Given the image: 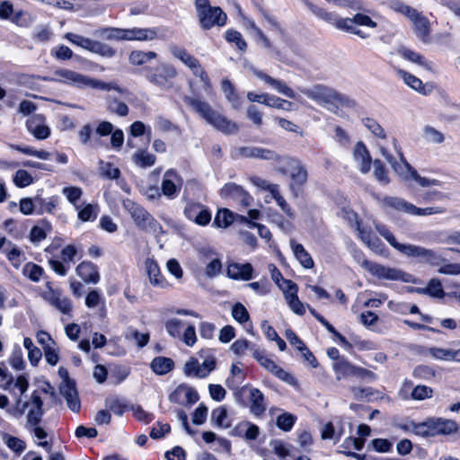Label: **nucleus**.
I'll return each instance as SVG.
<instances>
[{"instance_id": "nucleus-1", "label": "nucleus", "mask_w": 460, "mask_h": 460, "mask_svg": "<svg viewBox=\"0 0 460 460\" xmlns=\"http://www.w3.org/2000/svg\"><path fill=\"white\" fill-rule=\"evenodd\" d=\"M300 92L310 100L340 117L344 116L343 109H354L357 106L354 100L325 84H316L308 88H301Z\"/></svg>"}, {"instance_id": "nucleus-2", "label": "nucleus", "mask_w": 460, "mask_h": 460, "mask_svg": "<svg viewBox=\"0 0 460 460\" xmlns=\"http://www.w3.org/2000/svg\"><path fill=\"white\" fill-rule=\"evenodd\" d=\"M184 102L217 130L226 135L234 134L238 131L239 127L236 122L228 119L226 116L215 111L208 102L190 96H185Z\"/></svg>"}, {"instance_id": "nucleus-3", "label": "nucleus", "mask_w": 460, "mask_h": 460, "mask_svg": "<svg viewBox=\"0 0 460 460\" xmlns=\"http://www.w3.org/2000/svg\"><path fill=\"white\" fill-rule=\"evenodd\" d=\"M376 231L401 253L412 258H418L420 262L438 264L440 258L432 250L414 244H404L396 241L394 234L384 225H376Z\"/></svg>"}, {"instance_id": "nucleus-4", "label": "nucleus", "mask_w": 460, "mask_h": 460, "mask_svg": "<svg viewBox=\"0 0 460 460\" xmlns=\"http://www.w3.org/2000/svg\"><path fill=\"white\" fill-rule=\"evenodd\" d=\"M390 8L394 12L406 16L412 22L415 34L424 43L429 41L430 22L426 16L417 9L405 4L400 0L391 1Z\"/></svg>"}, {"instance_id": "nucleus-5", "label": "nucleus", "mask_w": 460, "mask_h": 460, "mask_svg": "<svg viewBox=\"0 0 460 460\" xmlns=\"http://www.w3.org/2000/svg\"><path fill=\"white\" fill-rule=\"evenodd\" d=\"M29 408L27 414L26 428L38 425L44 414L43 402L38 391H33L29 401L22 402L20 396H17L14 407L10 411L11 414L16 419H20Z\"/></svg>"}, {"instance_id": "nucleus-6", "label": "nucleus", "mask_w": 460, "mask_h": 460, "mask_svg": "<svg viewBox=\"0 0 460 460\" xmlns=\"http://www.w3.org/2000/svg\"><path fill=\"white\" fill-rule=\"evenodd\" d=\"M195 8L199 26L208 31L213 27H222L227 21L226 13L218 6H211L209 0H196Z\"/></svg>"}, {"instance_id": "nucleus-7", "label": "nucleus", "mask_w": 460, "mask_h": 460, "mask_svg": "<svg viewBox=\"0 0 460 460\" xmlns=\"http://www.w3.org/2000/svg\"><path fill=\"white\" fill-rule=\"evenodd\" d=\"M278 170L283 174L290 176V189L297 191L307 181V171L302 162L296 158L281 156L277 163Z\"/></svg>"}, {"instance_id": "nucleus-8", "label": "nucleus", "mask_w": 460, "mask_h": 460, "mask_svg": "<svg viewBox=\"0 0 460 460\" xmlns=\"http://www.w3.org/2000/svg\"><path fill=\"white\" fill-rule=\"evenodd\" d=\"M123 205L137 227L155 235L163 233L161 224L143 207L130 199L125 200Z\"/></svg>"}, {"instance_id": "nucleus-9", "label": "nucleus", "mask_w": 460, "mask_h": 460, "mask_svg": "<svg viewBox=\"0 0 460 460\" xmlns=\"http://www.w3.org/2000/svg\"><path fill=\"white\" fill-rule=\"evenodd\" d=\"M361 266L378 279L402 281L404 283H415V279L411 274L402 271L397 268L385 266L374 261H370L367 259L362 261Z\"/></svg>"}, {"instance_id": "nucleus-10", "label": "nucleus", "mask_w": 460, "mask_h": 460, "mask_svg": "<svg viewBox=\"0 0 460 460\" xmlns=\"http://www.w3.org/2000/svg\"><path fill=\"white\" fill-rule=\"evenodd\" d=\"M178 75L174 66L168 63H160L157 66L147 68L146 80L161 90H169L173 86V79Z\"/></svg>"}, {"instance_id": "nucleus-11", "label": "nucleus", "mask_w": 460, "mask_h": 460, "mask_svg": "<svg viewBox=\"0 0 460 460\" xmlns=\"http://www.w3.org/2000/svg\"><path fill=\"white\" fill-rule=\"evenodd\" d=\"M40 296L63 314H70L72 301L60 289L52 288L49 282L46 284V289L40 293Z\"/></svg>"}, {"instance_id": "nucleus-12", "label": "nucleus", "mask_w": 460, "mask_h": 460, "mask_svg": "<svg viewBox=\"0 0 460 460\" xmlns=\"http://www.w3.org/2000/svg\"><path fill=\"white\" fill-rule=\"evenodd\" d=\"M58 373L63 377V382L60 385V394L66 399L69 409L74 412H78L81 409V402L75 383L69 380L68 373L65 368L60 367Z\"/></svg>"}, {"instance_id": "nucleus-13", "label": "nucleus", "mask_w": 460, "mask_h": 460, "mask_svg": "<svg viewBox=\"0 0 460 460\" xmlns=\"http://www.w3.org/2000/svg\"><path fill=\"white\" fill-rule=\"evenodd\" d=\"M187 219L199 226H207L211 221V212L205 205L194 200H188L183 208Z\"/></svg>"}, {"instance_id": "nucleus-14", "label": "nucleus", "mask_w": 460, "mask_h": 460, "mask_svg": "<svg viewBox=\"0 0 460 460\" xmlns=\"http://www.w3.org/2000/svg\"><path fill=\"white\" fill-rule=\"evenodd\" d=\"M183 185V179L174 169L165 171L161 182V191L169 199H175Z\"/></svg>"}, {"instance_id": "nucleus-15", "label": "nucleus", "mask_w": 460, "mask_h": 460, "mask_svg": "<svg viewBox=\"0 0 460 460\" xmlns=\"http://www.w3.org/2000/svg\"><path fill=\"white\" fill-rule=\"evenodd\" d=\"M85 75L80 74L67 68H58L53 74L49 81L66 84L79 89H84Z\"/></svg>"}, {"instance_id": "nucleus-16", "label": "nucleus", "mask_w": 460, "mask_h": 460, "mask_svg": "<svg viewBox=\"0 0 460 460\" xmlns=\"http://www.w3.org/2000/svg\"><path fill=\"white\" fill-rule=\"evenodd\" d=\"M199 394L188 385L181 384L169 395V401L181 405H191L199 401Z\"/></svg>"}, {"instance_id": "nucleus-17", "label": "nucleus", "mask_w": 460, "mask_h": 460, "mask_svg": "<svg viewBox=\"0 0 460 460\" xmlns=\"http://www.w3.org/2000/svg\"><path fill=\"white\" fill-rule=\"evenodd\" d=\"M392 143L399 156V161L394 158L389 164L398 176L402 178L404 181H411L413 174L412 172H415V169L404 158L402 148L395 138H393Z\"/></svg>"}, {"instance_id": "nucleus-18", "label": "nucleus", "mask_w": 460, "mask_h": 460, "mask_svg": "<svg viewBox=\"0 0 460 460\" xmlns=\"http://www.w3.org/2000/svg\"><path fill=\"white\" fill-rule=\"evenodd\" d=\"M252 73L256 77H258L259 79L263 81L265 84L270 85L272 89L277 91L279 93L283 94L289 99L298 100L294 90L292 88H290L286 84V82L279 80V79L273 78L270 75H267L266 73H264L261 70L255 69V68L252 69Z\"/></svg>"}, {"instance_id": "nucleus-19", "label": "nucleus", "mask_w": 460, "mask_h": 460, "mask_svg": "<svg viewBox=\"0 0 460 460\" xmlns=\"http://www.w3.org/2000/svg\"><path fill=\"white\" fill-rule=\"evenodd\" d=\"M45 120L46 119L43 115L33 114L26 121L28 131L39 140L46 139L50 135V128Z\"/></svg>"}, {"instance_id": "nucleus-20", "label": "nucleus", "mask_w": 460, "mask_h": 460, "mask_svg": "<svg viewBox=\"0 0 460 460\" xmlns=\"http://www.w3.org/2000/svg\"><path fill=\"white\" fill-rule=\"evenodd\" d=\"M221 196L227 199H233L239 202L243 207H249L253 201L252 197L246 192L241 186L229 182L221 189Z\"/></svg>"}, {"instance_id": "nucleus-21", "label": "nucleus", "mask_w": 460, "mask_h": 460, "mask_svg": "<svg viewBox=\"0 0 460 460\" xmlns=\"http://www.w3.org/2000/svg\"><path fill=\"white\" fill-rule=\"evenodd\" d=\"M80 48L88 50L92 53L99 55L102 58H111L116 55V49L109 44L104 42L92 40L82 36Z\"/></svg>"}, {"instance_id": "nucleus-22", "label": "nucleus", "mask_w": 460, "mask_h": 460, "mask_svg": "<svg viewBox=\"0 0 460 460\" xmlns=\"http://www.w3.org/2000/svg\"><path fill=\"white\" fill-rule=\"evenodd\" d=\"M352 156L354 162L357 164L359 172L362 174H367L371 169L372 158L367 146L358 141L353 147Z\"/></svg>"}, {"instance_id": "nucleus-23", "label": "nucleus", "mask_w": 460, "mask_h": 460, "mask_svg": "<svg viewBox=\"0 0 460 460\" xmlns=\"http://www.w3.org/2000/svg\"><path fill=\"white\" fill-rule=\"evenodd\" d=\"M238 155L243 158H259L262 160H273L278 163L279 156L275 151L260 146H243L238 149Z\"/></svg>"}, {"instance_id": "nucleus-24", "label": "nucleus", "mask_w": 460, "mask_h": 460, "mask_svg": "<svg viewBox=\"0 0 460 460\" xmlns=\"http://www.w3.org/2000/svg\"><path fill=\"white\" fill-rule=\"evenodd\" d=\"M431 437L438 435H451L458 430L457 423L455 420L444 418H429Z\"/></svg>"}, {"instance_id": "nucleus-25", "label": "nucleus", "mask_w": 460, "mask_h": 460, "mask_svg": "<svg viewBox=\"0 0 460 460\" xmlns=\"http://www.w3.org/2000/svg\"><path fill=\"white\" fill-rule=\"evenodd\" d=\"M185 66L192 72V74L200 79L202 82V88L204 92L208 95H211L213 93V88L210 82V79L201 66L199 60L196 58L194 56L191 57V58L189 59L188 62H186Z\"/></svg>"}, {"instance_id": "nucleus-26", "label": "nucleus", "mask_w": 460, "mask_h": 460, "mask_svg": "<svg viewBox=\"0 0 460 460\" xmlns=\"http://www.w3.org/2000/svg\"><path fill=\"white\" fill-rule=\"evenodd\" d=\"M253 268L251 263H229L226 269V276L236 280H250L252 279Z\"/></svg>"}, {"instance_id": "nucleus-27", "label": "nucleus", "mask_w": 460, "mask_h": 460, "mask_svg": "<svg viewBox=\"0 0 460 460\" xmlns=\"http://www.w3.org/2000/svg\"><path fill=\"white\" fill-rule=\"evenodd\" d=\"M127 41H151L157 38V28H126Z\"/></svg>"}, {"instance_id": "nucleus-28", "label": "nucleus", "mask_w": 460, "mask_h": 460, "mask_svg": "<svg viewBox=\"0 0 460 460\" xmlns=\"http://www.w3.org/2000/svg\"><path fill=\"white\" fill-rule=\"evenodd\" d=\"M145 268L150 283L157 288H165L169 286L167 280L161 274L157 262L150 258L145 261Z\"/></svg>"}, {"instance_id": "nucleus-29", "label": "nucleus", "mask_w": 460, "mask_h": 460, "mask_svg": "<svg viewBox=\"0 0 460 460\" xmlns=\"http://www.w3.org/2000/svg\"><path fill=\"white\" fill-rule=\"evenodd\" d=\"M76 274L86 283L96 284L100 280L98 268L91 261H83L75 269Z\"/></svg>"}, {"instance_id": "nucleus-30", "label": "nucleus", "mask_w": 460, "mask_h": 460, "mask_svg": "<svg viewBox=\"0 0 460 460\" xmlns=\"http://www.w3.org/2000/svg\"><path fill=\"white\" fill-rule=\"evenodd\" d=\"M399 55L404 59L414 63L428 71H433V63L431 61L427 60L421 54L413 51L411 49L406 47H400L398 49Z\"/></svg>"}, {"instance_id": "nucleus-31", "label": "nucleus", "mask_w": 460, "mask_h": 460, "mask_svg": "<svg viewBox=\"0 0 460 460\" xmlns=\"http://www.w3.org/2000/svg\"><path fill=\"white\" fill-rule=\"evenodd\" d=\"M250 411L255 416L262 415L266 411L264 395L258 388L250 389Z\"/></svg>"}, {"instance_id": "nucleus-32", "label": "nucleus", "mask_w": 460, "mask_h": 460, "mask_svg": "<svg viewBox=\"0 0 460 460\" xmlns=\"http://www.w3.org/2000/svg\"><path fill=\"white\" fill-rule=\"evenodd\" d=\"M289 243L295 257L300 264L305 269H312L314 266V262L304 246L301 243H296L294 239H291Z\"/></svg>"}, {"instance_id": "nucleus-33", "label": "nucleus", "mask_w": 460, "mask_h": 460, "mask_svg": "<svg viewBox=\"0 0 460 460\" xmlns=\"http://www.w3.org/2000/svg\"><path fill=\"white\" fill-rule=\"evenodd\" d=\"M332 369L335 372L337 380H341V378L355 376L358 367L341 358L333 363Z\"/></svg>"}, {"instance_id": "nucleus-34", "label": "nucleus", "mask_w": 460, "mask_h": 460, "mask_svg": "<svg viewBox=\"0 0 460 460\" xmlns=\"http://www.w3.org/2000/svg\"><path fill=\"white\" fill-rule=\"evenodd\" d=\"M52 231L51 225L45 220L39 222L38 225L32 226L30 232V240L32 243L38 244L46 239Z\"/></svg>"}, {"instance_id": "nucleus-35", "label": "nucleus", "mask_w": 460, "mask_h": 460, "mask_svg": "<svg viewBox=\"0 0 460 460\" xmlns=\"http://www.w3.org/2000/svg\"><path fill=\"white\" fill-rule=\"evenodd\" d=\"M84 88H92V89H98L102 91H111L114 90L118 93L123 94L127 91L121 87H119L116 82H103L95 78H92L88 75L85 77V84Z\"/></svg>"}, {"instance_id": "nucleus-36", "label": "nucleus", "mask_w": 460, "mask_h": 460, "mask_svg": "<svg viewBox=\"0 0 460 460\" xmlns=\"http://www.w3.org/2000/svg\"><path fill=\"white\" fill-rule=\"evenodd\" d=\"M152 370L157 375H165L174 367L172 359L165 357H156L151 362Z\"/></svg>"}, {"instance_id": "nucleus-37", "label": "nucleus", "mask_w": 460, "mask_h": 460, "mask_svg": "<svg viewBox=\"0 0 460 460\" xmlns=\"http://www.w3.org/2000/svg\"><path fill=\"white\" fill-rule=\"evenodd\" d=\"M383 204L386 207H389L398 211H402L410 215L411 213L413 205L406 201L405 199L398 197H385L383 199Z\"/></svg>"}, {"instance_id": "nucleus-38", "label": "nucleus", "mask_w": 460, "mask_h": 460, "mask_svg": "<svg viewBox=\"0 0 460 460\" xmlns=\"http://www.w3.org/2000/svg\"><path fill=\"white\" fill-rule=\"evenodd\" d=\"M397 75L409 87L420 93L426 94L425 86L420 79L401 69L397 71Z\"/></svg>"}, {"instance_id": "nucleus-39", "label": "nucleus", "mask_w": 460, "mask_h": 460, "mask_svg": "<svg viewBox=\"0 0 460 460\" xmlns=\"http://www.w3.org/2000/svg\"><path fill=\"white\" fill-rule=\"evenodd\" d=\"M105 406L109 410L110 412H113L118 416H122L124 412L130 410L129 405H128L124 400H121L117 397H108L105 399Z\"/></svg>"}, {"instance_id": "nucleus-40", "label": "nucleus", "mask_w": 460, "mask_h": 460, "mask_svg": "<svg viewBox=\"0 0 460 460\" xmlns=\"http://www.w3.org/2000/svg\"><path fill=\"white\" fill-rule=\"evenodd\" d=\"M415 290L420 294H427L435 298H442L445 296L441 282L436 279H430L427 288H415Z\"/></svg>"}, {"instance_id": "nucleus-41", "label": "nucleus", "mask_w": 460, "mask_h": 460, "mask_svg": "<svg viewBox=\"0 0 460 460\" xmlns=\"http://www.w3.org/2000/svg\"><path fill=\"white\" fill-rule=\"evenodd\" d=\"M338 30L359 36L362 39L367 37L361 30L355 26L354 16L352 18H342L340 16L337 27Z\"/></svg>"}, {"instance_id": "nucleus-42", "label": "nucleus", "mask_w": 460, "mask_h": 460, "mask_svg": "<svg viewBox=\"0 0 460 460\" xmlns=\"http://www.w3.org/2000/svg\"><path fill=\"white\" fill-rule=\"evenodd\" d=\"M75 209L78 211V219L82 222L94 221L98 216L97 205L86 204L83 208L76 206Z\"/></svg>"}, {"instance_id": "nucleus-43", "label": "nucleus", "mask_w": 460, "mask_h": 460, "mask_svg": "<svg viewBox=\"0 0 460 460\" xmlns=\"http://www.w3.org/2000/svg\"><path fill=\"white\" fill-rule=\"evenodd\" d=\"M3 441L10 450L17 455H21L26 448V443L22 439L7 433L3 435Z\"/></svg>"}, {"instance_id": "nucleus-44", "label": "nucleus", "mask_w": 460, "mask_h": 460, "mask_svg": "<svg viewBox=\"0 0 460 460\" xmlns=\"http://www.w3.org/2000/svg\"><path fill=\"white\" fill-rule=\"evenodd\" d=\"M156 53L154 51H141L134 50L129 54V62L135 66H141L145 63L156 58Z\"/></svg>"}, {"instance_id": "nucleus-45", "label": "nucleus", "mask_w": 460, "mask_h": 460, "mask_svg": "<svg viewBox=\"0 0 460 460\" xmlns=\"http://www.w3.org/2000/svg\"><path fill=\"white\" fill-rule=\"evenodd\" d=\"M9 146H10V148H12L13 150L19 151L27 155L35 156V157L42 159V160H48L50 157V153H49L48 151L35 150L31 146L14 145V144H10Z\"/></svg>"}, {"instance_id": "nucleus-46", "label": "nucleus", "mask_w": 460, "mask_h": 460, "mask_svg": "<svg viewBox=\"0 0 460 460\" xmlns=\"http://www.w3.org/2000/svg\"><path fill=\"white\" fill-rule=\"evenodd\" d=\"M58 204V198L51 197L43 199L40 196H36L37 213L43 214L45 212L52 213Z\"/></svg>"}, {"instance_id": "nucleus-47", "label": "nucleus", "mask_w": 460, "mask_h": 460, "mask_svg": "<svg viewBox=\"0 0 460 460\" xmlns=\"http://www.w3.org/2000/svg\"><path fill=\"white\" fill-rule=\"evenodd\" d=\"M29 388V381L27 377L24 375L19 376L16 380L13 382L11 385V389L8 391L12 394L13 397H15V400L17 399V396H20L22 398V395L24 394Z\"/></svg>"}, {"instance_id": "nucleus-48", "label": "nucleus", "mask_w": 460, "mask_h": 460, "mask_svg": "<svg viewBox=\"0 0 460 460\" xmlns=\"http://www.w3.org/2000/svg\"><path fill=\"white\" fill-rule=\"evenodd\" d=\"M252 357L259 362V364L266 368L268 371L272 373L278 365L270 358H268L265 352L260 348L252 349Z\"/></svg>"}, {"instance_id": "nucleus-49", "label": "nucleus", "mask_w": 460, "mask_h": 460, "mask_svg": "<svg viewBox=\"0 0 460 460\" xmlns=\"http://www.w3.org/2000/svg\"><path fill=\"white\" fill-rule=\"evenodd\" d=\"M225 39L229 43H234L236 48L242 52H244L247 49V43L243 35L235 30H227L225 34Z\"/></svg>"}, {"instance_id": "nucleus-50", "label": "nucleus", "mask_w": 460, "mask_h": 460, "mask_svg": "<svg viewBox=\"0 0 460 460\" xmlns=\"http://www.w3.org/2000/svg\"><path fill=\"white\" fill-rule=\"evenodd\" d=\"M43 272V269L33 262L26 263L22 269V274L33 282H39Z\"/></svg>"}, {"instance_id": "nucleus-51", "label": "nucleus", "mask_w": 460, "mask_h": 460, "mask_svg": "<svg viewBox=\"0 0 460 460\" xmlns=\"http://www.w3.org/2000/svg\"><path fill=\"white\" fill-rule=\"evenodd\" d=\"M259 348L255 344H252L246 339H238L236 340L230 347V349L233 353L238 357L243 356L246 350H250L252 354V349Z\"/></svg>"}, {"instance_id": "nucleus-52", "label": "nucleus", "mask_w": 460, "mask_h": 460, "mask_svg": "<svg viewBox=\"0 0 460 460\" xmlns=\"http://www.w3.org/2000/svg\"><path fill=\"white\" fill-rule=\"evenodd\" d=\"M423 137L427 142L432 144H441L445 141L444 134L431 126H425L423 128Z\"/></svg>"}, {"instance_id": "nucleus-53", "label": "nucleus", "mask_w": 460, "mask_h": 460, "mask_svg": "<svg viewBox=\"0 0 460 460\" xmlns=\"http://www.w3.org/2000/svg\"><path fill=\"white\" fill-rule=\"evenodd\" d=\"M107 110L110 112L115 113L120 117H125L128 114V107L125 102H122L115 98L107 99Z\"/></svg>"}, {"instance_id": "nucleus-54", "label": "nucleus", "mask_w": 460, "mask_h": 460, "mask_svg": "<svg viewBox=\"0 0 460 460\" xmlns=\"http://www.w3.org/2000/svg\"><path fill=\"white\" fill-rule=\"evenodd\" d=\"M374 171L373 175L375 179L381 184L386 185L390 182V179L388 177V173L386 169L385 168L383 163L379 159H376L373 162Z\"/></svg>"}, {"instance_id": "nucleus-55", "label": "nucleus", "mask_w": 460, "mask_h": 460, "mask_svg": "<svg viewBox=\"0 0 460 460\" xmlns=\"http://www.w3.org/2000/svg\"><path fill=\"white\" fill-rule=\"evenodd\" d=\"M234 220V215L227 208L219 209L215 220L214 224L218 227L226 228L230 226Z\"/></svg>"}, {"instance_id": "nucleus-56", "label": "nucleus", "mask_w": 460, "mask_h": 460, "mask_svg": "<svg viewBox=\"0 0 460 460\" xmlns=\"http://www.w3.org/2000/svg\"><path fill=\"white\" fill-rule=\"evenodd\" d=\"M311 10L320 19L324 20L328 23L333 25L335 28L337 27L340 16L336 13L327 12L324 9L316 7L314 5H312Z\"/></svg>"}, {"instance_id": "nucleus-57", "label": "nucleus", "mask_w": 460, "mask_h": 460, "mask_svg": "<svg viewBox=\"0 0 460 460\" xmlns=\"http://www.w3.org/2000/svg\"><path fill=\"white\" fill-rule=\"evenodd\" d=\"M133 159L136 164L143 168L154 165L156 161L155 155L146 151L137 152V154H135Z\"/></svg>"}, {"instance_id": "nucleus-58", "label": "nucleus", "mask_w": 460, "mask_h": 460, "mask_svg": "<svg viewBox=\"0 0 460 460\" xmlns=\"http://www.w3.org/2000/svg\"><path fill=\"white\" fill-rule=\"evenodd\" d=\"M221 88L224 92L226 98L232 103L234 108L238 107V95L234 91L233 84L228 79H223Z\"/></svg>"}, {"instance_id": "nucleus-59", "label": "nucleus", "mask_w": 460, "mask_h": 460, "mask_svg": "<svg viewBox=\"0 0 460 460\" xmlns=\"http://www.w3.org/2000/svg\"><path fill=\"white\" fill-rule=\"evenodd\" d=\"M184 326L183 321L178 318L169 319L165 323V330L167 333L173 338H180L181 330Z\"/></svg>"}, {"instance_id": "nucleus-60", "label": "nucleus", "mask_w": 460, "mask_h": 460, "mask_svg": "<svg viewBox=\"0 0 460 460\" xmlns=\"http://www.w3.org/2000/svg\"><path fill=\"white\" fill-rule=\"evenodd\" d=\"M433 389L429 386L419 385H416L411 394V398L415 401H423L433 396Z\"/></svg>"}, {"instance_id": "nucleus-61", "label": "nucleus", "mask_w": 460, "mask_h": 460, "mask_svg": "<svg viewBox=\"0 0 460 460\" xmlns=\"http://www.w3.org/2000/svg\"><path fill=\"white\" fill-rule=\"evenodd\" d=\"M296 420V418L295 415L288 412H284L278 416L276 425L279 429L284 431H289L293 428Z\"/></svg>"}, {"instance_id": "nucleus-62", "label": "nucleus", "mask_w": 460, "mask_h": 460, "mask_svg": "<svg viewBox=\"0 0 460 460\" xmlns=\"http://www.w3.org/2000/svg\"><path fill=\"white\" fill-rule=\"evenodd\" d=\"M62 194L76 208L78 200L83 195V190L80 187L68 186L62 190Z\"/></svg>"}, {"instance_id": "nucleus-63", "label": "nucleus", "mask_w": 460, "mask_h": 460, "mask_svg": "<svg viewBox=\"0 0 460 460\" xmlns=\"http://www.w3.org/2000/svg\"><path fill=\"white\" fill-rule=\"evenodd\" d=\"M13 183L19 188H24L33 182V178L26 170L20 169L13 175Z\"/></svg>"}, {"instance_id": "nucleus-64", "label": "nucleus", "mask_w": 460, "mask_h": 460, "mask_svg": "<svg viewBox=\"0 0 460 460\" xmlns=\"http://www.w3.org/2000/svg\"><path fill=\"white\" fill-rule=\"evenodd\" d=\"M246 117L256 128H261L263 124V113L255 105L247 107Z\"/></svg>"}]
</instances>
